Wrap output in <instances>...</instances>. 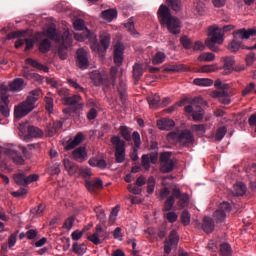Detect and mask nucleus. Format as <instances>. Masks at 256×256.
Instances as JSON below:
<instances>
[{"mask_svg": "<svg viewBox=\"0 0 256 256\" xmlns=\"http://www.w3.org/2000/svg\"><path fill=\"white\" fill-rule=\"evenodd\" d=\"M25 63L27 65H31V67H34L35 69H38V71H44V73H49V67L39 63L37 60H33V58H27L25 60Z\"/></svg>", "mask_w": 256, "mask_h": 256, "instance_id": "c85d7f7f", "label": "nucleus"}, {"mask_svg": "<svg viewBox=\"0 0 256 256\" xmlns=\"http://www.w3.org/2000/svg\"><path fill=\"white\" fill-rule=\"evenodd\" d=\"M103 19H106V21H113V19H116L117 17V11L115 9H108L104 10L102 12Z\"/></svg>", "mask_w": 256, "mask_h": 256, "instance_id": "c03bdc74", "label": "nucleus"}, {"mask_svg": "<svg viewBox=\"0 0 256 256\" xmlns=\"http://www.w3.org/2000/svg\"><path fill=\"white\" fill-rule=\"evenodd\" d=\"M41 97V89L37 88L32 90L26 98V101L20 103L14 108V117L16 119H23L26 115H29L33 109H35V104L39 101Z\"/></svg>", "mask_w": 256, "mask_h": 256, "instance_id": "20e7f679", "label": "nucleus"}, {"mask_svg": "<svg viewBox=\"0 0 256 256\" xmlns=\"http://www.w3.org/2000/svg\"><path fill=\"white\" fill-rule=\"evenodd\" d=\"M179 243V235H177V231L172 230L169 234V239H166L164 242V253L169 255L171 253L172 247H177Z\"/></svg>", "mask_w": 256, "mask_h": 256, "instance_id": "ddd939ff", "label": "nucleus"}, {"mask_svg": "<svg viewBox=\"0 0 256 256\" xmlns=\"http://www.w3.org/2000/svg\"><path fill=\"white\" fill-rule=\"evenodd\" d=\"M65 105H78L79 109L83 107V103H81V95H73L72 97L64 98Z\"/></svg>", "mask_w": 256, "mask_h": 256, "instance_id": "7c9ffc66", "label": "nucleus"}, {"mask_svg": "<svg viewBox=\"0 0 256 256\" xmlns=\"http://www.w3.org/2000/svg\"><path fill=\"white\" fill-rule=\"evenodd\" d=\"M74 39L80 42L85 41V39H89V41H92V51L99 53V55L107 53V49H109L111 45V34H109L107 31L100 32L99 42H97V35H95V33L91 32L89 29H86V31L82 34H74Z\"/></svg>", "mask_w": 256, "mask_h": 256, "instance_id": "f257e3e1", "label": "nucleus"}, {"mask_svg": "<svg viewBox=\"0 0 256 256\" xmlns=\"http://www.w3.org/2000/svg\"><path fill=\"white\" fill-rule=\"evenodd\" d=\"M125 51V45L121 42H117L114 45V63L117 67H121L123 65V53Z\"/></svg>", "mask_w": 256, "mask_h": 256, "instance_id": "dca6fc26", "label": "nucleus"}, {"mask_svg": "<svg viewBox=\"0 0 256 256\" xmlns=\"http://www.w3.org/2000/svg\"><path fill=\"white\" fill-rule=\"evenodd\" d=\"M68 84L70 85V87H73V89H75L78 93H87V90H85V88H83L81 85H79V83H77V81L73 79H68Z\"/></svg>", "mask_w": 256, "mask_h": 256, "instance_id": "5fc2aeb1", "label": "nucleus"}, {"mask_svg": "<svg viewBox=\"0 0 256 256\" xmlns=\"http://www.w3.org/2000/svg\"><path fill=\"white\" fill-rule=\"evenodd\" d=\"M0 113L5 118L9 117L11 110L9 109V96L7 93H2L0 96Z\"/></svg>", "mask_w": 256, "mask_h": 256, "instance_id": "6ab92c4d", "label": "nucleus"}, {"mask_svg": "<svg viewBox=\"0 0 256 256\" xmlns=\"http://www.w3.org/2000/svg\"><path fill=\"white\" fill-rule=\"evenodd\" d=\"M74 223H75V216L68 217L63 224V229H67L68 231L71 230L73 228Z\"/></svg>", "mask_w": 256, "mask_h": 256, "instance_id": "0e129e2a", "label": "nucleus"}, {"mask_svg": "<svg viewBox=\"0 0 256 256\" xmlns=\"http://www.w3.org/2000/svg\"><path fill=\"white\" fill-rule=\"evenodd\" d=\"M119 72V68L113 66L110 69V81L108 82V85L115 86V81L117 79V73Z\"/></svg>", "mask_w": 256, "mask_h": 256, "instance_id": "4d7b16f0", "label": "nucleus"}, {"mask_svg": "<svg viewBox=\"0 0 256 256\" xmlns=\"http://www.w3.org/2000/svg\"><path fill=\"white\" fill-rule=\"evenodd\" d=\"M208 36L211 38L206 39V47H208L210 51L217 53V51H219V46H216L215 44L217 43L218 45H223V41H225L223 38V31L217 26H209Z\"/></svg>", "mask_w": 256, "mask_h": 256, "instance_id": "423d86ee", "label": "nucleus"}, {"mask_svg": "<svg viewBox=\"0 0 256 256\" xmlns=\"http://www.w3.org/2000/svg\"><path fill=\"white\" fill-rule=\"evenodd\" d=\"M83 143V134L78 133L74 139L70 138L66 144H64L65 151H71L72 149H75V147H78V145H81Z\"/></svg>", "mask_w": 256, "mask_h": 256, "instance_id": "412c9836", "label": "nucleus"}, {"mask_svg": "<svg viewBox=\"0 0 256 256\" xmlns=\"http://www.w3.org/2000/svg\"><path fill=\"white\" fill-rule=\"evenodd\" d=\"M233 193L236 197H243L247 193V186L243 182H238L234 185Z\"/></svg>", "mask_w": 256, "mask_h": 256, "instance_id": "f704fd0d", "label": "nucleus"}, {"mask_svg": "<svg viewBox=\"0 0 256 256\" xmlns=\"http://www.w3.org/2000/svg\"><path fill=\"white\" fill-rule=\"evenodd\" d=\"M165 57L167 56L164 52H157L152 59L153 65H161L165 61Z\"/></svg>", "mask_w": 256, "mask_h": 256, "instance_id": "3c124183", "label": "nucleus"}, {"mask_svg": "<svg viewBox=\"0 0 256 256\" xmlns=\"http://www.w3.org/2000/svg\"><path fill=\"white\" fill-rule=\"evenodd\" d=\"M182 71H187L184 64H174L164 67V73H181Z\"/></svg>", "mask_w": 256, "mask_h": 256, "instance_id": "c756f323", "label": "nucleus"}, {"mask_svg": "<svg viewBox=\"0 0 256 256\" xmlns=\"http://www.w3.org/2000/svg\"><path fill=\"white\" fill-rule=\"evenodd\" d=\"M117 91L120 95V100L122 101V103H125V101L127 100V84L123 81V78H119Z\"/></svg>", "mask_w": 256, "mask_h": 256, "instance_id": "bb28decb", "label": "nucleus"}, {"mask_svg": "<svg viewBox=\"0 0 256 256\" xmlns=\"http://www.w3.org/2000/svg\"><path fill=\"white\" fill-rule=\"evenodd\" d=\"M65 170L68 171L69 175H75L77 173V166L73 164L69 159L63 160Z\"/></svg>", "mask_w": 256, "mask_h": 256, "instance_id": "a19ab883", "label": "nucleus"}, {"mask_svg": "<svg viewBox=\"0 0 256 256\" xmlns=\"http://www.w3.org/2000/svg\"><path fill=\"white\" fill-rule=\"evenodd\" d=\"M157 127L161 131H171V129L175 127V121L168 118H162L157 121Z\"/></svg>", "mask_w": 256, "mask_h": 256, "instance_id": "393cba45", "label": "nucleus"}, {"mask_svg": "<svg viewBox=\"0 0 256 256\" xmlns=\"http://www.w3.org/2000/svg\"><path fill=\"white\" fill-rule=\"evenodd\" d=\"M80 175H81V177L86 179V181H89L88 179H90L91 175H92L91 169L89 167L81 168Z\"/></svg>", "mask_w": 256, "mask_h": 256, "instance_id": "338daca9", "label": "nucleus"}, {"mask_svg": "<svg viewBox=\"0 0 256 256\" xmlns=\"http://www.w3.org/2000/svg\"><path fill=\"white\" fill-rule=\"evenodd\" d=\"M14 181L17 185H21L22 187H27L30 183H35V181H39V175L31 174L26 176L24 173H19L14 176Z\"/></svg>", "mask_w": 256, "mask_h": 256, "instance_id": "f8f14e48", "label": "nucleus"}, {"mask_svg": "<svg viewBox=\"0 0 256 256\" xmlns=\"http://www.w3.org/2000/svg\"><path fill=\"white\" fill-rule=\"evenodd\" d=\"M142 166L146 171H149V169H151V160L149 158V155H142Z\"/></svg>", "mask_w": 256, "mask_h": 256, "instance_id": "69168bd1", "label": "nucleus"}, {"mask_svg": "<svg viewBox=\"0 0 256 256\" xmlns=\"http://www.w3.org/2000/svg\"><path fill=\"white\" fill-rule=\"evenodd\" d=\"M22 77H25V79H41V75L31 73V71H29V67L27 66L22 68Z\"/></svg>", "mask_w": 256, "mask_h": 256, "instance_id": "49530a36", "label": "nucleus"}, {"mask_svg": "<svg viewBox=\"0 0 256 256\" xmlns=\"http://www.w3.org/2000/svg\"><path fill=\"white\" fill-rule=\"evenodd\" d=\"M193 83L198 87H211V85H213V80L209 78H195Z\"/></svg>", "mask_w": 256, "mask_h": 256, "instance_id": "58836bf2", "label": "nucleus"}, {"mask_svg": "<svg viewBox=\"0 0 256 256\" xmlns=\"http://www.w3.org/2000/svg\"><path fill=\"white\" fill-rule=\"evenodd\" d=\"M202 230L207 234L215 231V220L211 217L205 216L202 221Z\"/></svg>", "mask_w": 256, "mask_h": 256, "instance_id": "a878e982", "label": "nucleus"}, {"mask_svg": "<svg viewBox=\"0 0 256 256\" xmlns=\"http://www.w3.org/2000/svg\"><path fill=\"white\" fill-rule=\"evenodd\" d=\"M218 211H222V213H231V204L228 202H222L218 208Z\"/></svg>", "mask_w": 256, "mask_h": 256, "instance_id": "774afa93", "label": "nucleus"}, {"mask_svg": "<svg viewBox=\"0 0 256 256\" xmlns=\"http://www.w3.org/2000/svg\"><path fill=\"white\" fill-rule=\"evenodd\" d=\"M18 37H25L20 38L15 43V48L19 49L20 47H23V45H26L25 51H30V49H33L35 47V40L33 38H27V31L25 30H19L12 33L7 34V39H17Z\"/></svg>", "mask_w": 256, "mask_h": 256, "instance_id": "0eeeda50", "label": "nucleus"}, {"mask_svg": "<svg viewBox=\"0 0 256 256\" xmlns=\"http://www.w3.org/2000/svg\"><path fill=\"white\" fill-rule=\"evenodd\" d=\"M88 163L91 167H98V169H107V161H105V159L90 158Z\"/></svg>", "mask_w": 256, "mask_h": 256, "instance_id": "473e14b6", "label": "nucleus"}, {"mask_svg": "<svg viewBox=\"0 0 256 256\" xmlns=\"http://www.w3.org/2000/svg\"><path fill=\"white\" fill-rule=\"evenodd\" d=\"M179 143L184 146H189L193 143L194 138H193V133L189 130H184L179 134Z\"/></svg>", "mask_w": 256, "mask_h": 256, "instance_id": "b1692460", "label": "nucleus"}, {"mask_svg": "<svg viewBox=\"0 0 256 256\" xmlns=\"http://www.w3.org/2000/svg\"><path fill=\"white\" fill-rule=\"evenodd\" d=\"M76 63L80 69H87L89 67V59H87V52L80 48L76 52Z\"/></svg>", "mask_w": 256, "mask_h": 256, "instance_id": "f3484780", "label": "nucleus"}, {"mask_svg": "<svg viewBox=\"0 0 256 256\" xmlns=\"http://www.w3.org/2000/svg\"><path fill=\"white\" fill-rule=\"evenodd\" d=\"M178 199L177 207H179V209H185V207L189 205V194L183 193Z\"/></svg>", "mask_w": 256, "mask_h": 256, "instance_id": "a18cd8bd", "label": "nucleus"}, {"mask_svg": "<svg viewBox=\"0 0 256 256\" xmlns=\"http://www.w3.org/2000/svg\"><path fill=\"white\" fill-rule=\"evenodd\" d=\"M72 159L78 163H83L87 161V148L85 146H80L72 151Z\"/></svg>", "mask_w": 256, "mask_h": 256, "instance_id": "a211bd4d", "label": "nucleus"}, {"mask_svg": "<svg viewBox=\"0 0 256 256\" xmlns=\"http://www.w3.org/2000/svg\"><path fill=\"white\" fill-rule=\"evenodd\" d=\"M73 253H76V255H85V251H87V247L85 244H78L75 242L72 246Z\"/></svg>", "mask_w": 256, "mask_h": 256, "instance_id": "de8ad7c7", "label": "nucleus"}, {"mask_svg": "<svg viewBox=\"0 0 256 256\" xmlns=\"http://www.w3.org/2000/svg\"><path fill=\"white\" fill-rule=\"evenodd\" d=\"M23 85H25V80L22 78H16L13 82L9 84L10 91H22Z\"/></svg>", "mask_w": 256, "mask_h": 256, "instance_id": "c9c22d12", "label": "nucleus"}, {"mask_svg": "<svg viewBox=\"0 0 256 256\" xmlns=\"http://www.w3.org/2000/svg\"><path fill=\"white\" fill-rule=\"evenodd\" d=\"M218 69L219 67H217V64L204 65L199 68L198 73H215Z\"/></svg>", "mask_w": 256, "mask_h": 256, "instance_id": "8fccbe9b", "label": "nucleus"}, {"mask_svg": "<svg viewBox=\"0 0 256 256\" xmlns=\"http://www.w3.org/2000/svg\"><path fill=\"white\" fill-rule=\"evenodd\" d=\"M214 219H216V223H225V219H227V214L221 210H216L213 214Z\"/></svg>", "mask_w": 256, "mask_h": 256, "instance_id": "603ef678", "label": "nucleus"}, {"mask_svg": "<svg viewBox=\"0 0 256 256\" xmlns=\"http://www.w3.org/2000/svg\"><path fill=\"white\" fill-rule=\"evenodd\" d=\"M46 37L51 41H55V43H60L58 48V55L62 61L67 59V49L71 47V43H73V38L69 32H64L63 35L57 31L55 27H49L46 30Z\"/></svg>", "mask_w": 256, "mask_h": 256, "instance_id": "f03ea898", "label": "nucleus"}, {"mask_svg": "<svg viewBox=\"0 0 256 256\" xmlns=\"http://www.w3.org/2000/svg\"><path fill=\"white\" fill-rule=\"evenodd\" d=\"M223 66L219 69H223L222 75H231L235 71V57L226 56L222 58Z\"/></svg>", "mask_w": 256, "mask_h": 256, "instance_id": "2eb2a0df", "label": "nucleus"}, {"mask_svg": "<svg viewBox=\"0 0 256 256\" xmlns=\"http://www.w3.org/2000/svg\"><path fill=\"white\" fill-rule=\"evenodd\" d=\"M215 95L223 105H229L231 103V99L229 98V93L227 91H217L215 92Z\"/></svg>", "mask_w": 256, "mask_h": 256, "instance_id": "e433bc0d", "label": "nucleus"}, {"mask_svg": "<svg viewBox=\"0 0 256 256\" xmlns=\"http://www.w3.org/2000/svg\"><path fill=\"white\" fill-rule=\"evenodd\" d=\"M107 239H109V232L103 229L100 224L96 225L95 233L88 236V240H90L91 243H94V245H101V243L107 241Z\"/></svg>", "mask_w": 256, "mask_h": 256, "instance_id": "9d476101", "label": "nucleus"}, {"mask_svg": "<svg viewBox=\"0 0 256 256\" xmlns=\"http://www.w3.org/2000/svg\"><path fill=\"white\" fill-rule=\"evenodd\" d=\"M225 135H227V127L222 126V127L218 128L216 130V135H215L216 141H222L223 137H225Z\"/></svg>", "mask_w": 256, "mask_h": 256, "instance_id": "13d9d810", "label": "nucleus"}, {"mask_svg": "<svg viewBox=\"0 0 256 256\" xmlns=\"http://www.w3.org/2000/svg\"><path fill=\"white\" fill-rule=\"evenodd\" d=\"M185 113L192 114L193 121H203L205 116V110L201 106L195 104V99L192 101L191 105L185 106Z\"/></svg>", "mask_w": 256, "mask_h": 256, "instance_id": "9b49d317", "label": "nucleus"}, {"mask_svg": "<svg viewBox=\"0 0 256 256\" xmlns=\"http://www.w3.org/2000/svg\"><path fill=\"white\" fill-rule=\"evenodd\" d=\"M180 219H181V223H183L185 226H187V225H189V223H191V214H189V211L184 210L181 213Z\"/></svg>", "mask_w": 256, "mask_h": 256, "instance_id": "052dcab7", "label": "nucleus"}, {"mask_svg": "<svg viewBox=\"0 0 256 256\" xmlns=\"http://www.w3.org/2000/svg\"><path fill=\"white\" fill-rule=\"evenodd\" d=\"M199 61H204L206 63H211V61H215V55L211 52L202 53L198 57Z\"/></svg>", "mask_w": 256, "mask_h": 256, "instance_id": "864d4df0", "label": "nucleus"}, {"mask_svg": "<svg viewBox=\"0 0 256 256\" xmlns=\"http://www.w3.org/2000/svg\"><path fill=\"white\" fill-rule=\"evenodd\" d=\"M166 3L176 13L181 11V9L183 7V4L181 3V0H166Z\"/></svg>", "mask_w": 256, "mask_h": 256, "instance_id": "37998d69", "label": "nucleus"}, {"mask_svg": "<svg viewBox=\"0 0 256 256\" xmlns=\"http://www.w3.org/2000/svg\"><path fill=\"white\" fill-rule=\"evenodd\" d=\"M63 127V122L61 121H53L52 123H49L46 125V133L48 137H53L54 135H57L59 133V129Z\"/></svg>", "mask_w": 256, "mask_h": 256, "instance_id": "5701e85b", "label": "nucleus"}, {"mask_svg": "<svg viewBox=\"0 0 256 256\" xmlns=\"http://www.w3.org/2000/svg\"><path fill=\"white\" fill-rule=\"evenodd\" d=\"M90 79L94 83L96 87H99L101 85H105L106 87H109V81L101 73L97 70H94L90 73Z\"/></svg>", "mask_w": 256, "mask_h": 256, "instance_id": "aec40b11", "label": "nucleus"}, {"mask_svg": "<svg viewBox=\"0 0 256 256\" xmlns=\"http://www.w3.org/2000/svg\"><path fill=\"white\" fill-rule=\"evenodd\" d=\"M73 26L76 31H83L82 34L87 31V27H85V21L83 19H76L73 22ZM75 35H81V33H76Z\"/></svg>", "mask_w": 256, "mask_h": 256, "instance_id": "79ce46f5", "label": "nucleus"}, {"mask_svg": "<svg viewBox=\"0 0 256 256\" xmlns=\"http://www.w3.org/2000/svg\"><path fill=\"white\" fill-rule=\"evenodd\" d=\"M143 73H145V70L143 69V64L141 63H135L133 65L132 75L135 81H140L143 77Z\"/></svg>", "mask_w": 256, "mask_h": 256, "instance_id": "cd10ccee", "label": "nucleus"}, {"mask_svg": "<svg viewBox=\"0 0 256 256\" xmlns=\"http://www.w3.org/2000/svg\"><path fill=\"white\" fill-rule=\"evenodd\" d=\"M206 124H194L192 126L193 131H196V133H198V135H205V131H206Z\"/></svg>", "mask_w": 256, "mask_h": 256, "instance_id": "e2e57ef3", "label": "nucleus"}, {"mask_svg": "<svg viewBox=\"0 0 256 256\" xmlns=\"http://www.w3.org/2000/svg\"><path fill=\"white\" fill-rule=\"evenodd\" d=\"M50 50H51V41L48 38L42 40L39 45L40 53H49Z\"/></svg>", "mask_w": 256, "mask_h": 256, "instance_id": "09e8293b", "label": "nucleus"}, {"mask_svg": "<svg viewBox=\"0 0 256 256\" xmlns=\"http://www.w3.org/2000/svg\"><path fill=\"white\" fill-rule=\"evenodd\" d=\"M85 187L89 191V193H95L103 187V180L99 178L96 180H86Z\"/></svg>", "mask_w": 256, "mask_h": 256, "instance_id": "4be33fe9", "label": "nucleus"}, {"mask_svg": "<svg viewBox=\"0 0 256 256\" xmlns=\"http://www.w3.org/2000/svg\"><path fill=\"white\" fill-rule=\"evenodd\" d=\"M147 101L151 109H157V107H159L161 103V96H159V94H154L152 96H149L147 98Z\"/></svg>", "mask_w": 256, "mask_h": 256, "instance_id": "4c0bfd02", "label": "nucleus"}, {"mask_svg": "<svg viewBox=\"0 0 256 256\" xmlns=\"http://www.w3.org/2000/svg\"><path fill=\"white\" fill-rule=\"evenodd\" d=\"M158 19L163 27H166L172 35H179L181 33V21L171 15V10L166 5H160L158 12Z\"/></svg>", "mask_w": 256, "mask_h": 256, "instance_id": "7ed1b4c3", "label": "nucleus"}, {"mask_svg": "<svg viewBox=\"0 0 256 256\" xmlns=\"http://www.w3.org/2000/svg\"><path fill=\"white\" fill-rule=\"evenodd\" d=\"M180 197H183V193H181V190L177 187L173 188L172 195L169 196L164 203L163 211H171L173 209V206L175 205V199H180Z\"/></svg>", "mask_w": 256, "mask_h": 256, "instance_id": "4468645a", "label": "nucleus"}, {"mask_svg": "<svg viewBox=\"0 0 256 256\" xmlns=\"http://www.w3.org/2000/svg\"><path fill=\"white\" fill-rule=\"evenodd\" d=\"M27 133L29 137H33L34 139H41L43 137V130L35 126H28Z\"/></svg>", "mask_w": 256, "mask_h": 256, "instance_id": "2f4dec72", "label": "nucleus"}, {"mask_svg": "<svg viewBox=\"0 0 256 256\" xmlns=\"http://www.w3.org/2000/svg\"><path fill=\"white\" fill-rule=\"evenodd\" d=\"M19 151H22V153L26 154L27 148L11 144L5 148L4 153L7 155V157H10V159H12L16 165H23L25 160Z\"/></svg>", "mask_w": 256, "mask_h": 256, "instance_id": "6e6552de", "label": "nucleus"}, {"mask_svg": "<svg viewBox=\"0 0 256 256\" xmlns=\"http://www.w3.org/2000/svg\"><path fill=\"white\" fill-rule=\"evenodd\" d=\"M111 143L115 147L116 163H123L125 161V142L119 136H113Z\"/></svg>", "mask_w": 256, "mask_h": 256, "instance_id": "1a4fd4ad", "label": "nucleus"}, {"mask_svg": "<svg viewBox=\"0 0 256 256\" xmlns=\"http://www.w3.org/2000/svg\"><path fill=\"white\" fill-rule=\"evenodd\" d=\"M220 256H233V248H231V244L225 242L220 245L219 248Z\"/></svg>", "mask_w": 256, "mask_h": 256, "instance_id": "72a5a7b5", "label": "nucleus"}, {"mask_svg": "<svg viewBox=\"0 0 256 256\" xmlns=\"http://www.w3.org/2000/svg\"><path fill=\"white\" fill-rule=\"evenodd\" d=\"M153 191H155V177L150 176L147 180V194L153 195Z\"/></svg>", "mask_w": 256, "mask_h": 256, "instance_id": "6e6d98bb", "label": "nucleus"}, {"mask_svg": "<svg viewBox=\"0 0 256 256\" xmlns=\"http://www.w3.org/2000/svg\"><path fill=\"white\" fill-rule=\"evenodd\" d=\"M233 39L228 44V51L230 53H237L239 49H245L247 46L243 44V41L249 39L252 35L251 29H245L241 28L238 30H235L233 33Z\"/></svg>", "mask_w": 256, "mask_h": 256, "instance_id": "39448f33", "label": "nucleus"}, {"mask_svg": "<svg viewBox=\"0 0 256 256\" xmlns=\"http://www.w3.org/2000/svg\"><path fill=\"white\" fill-rule=\"evenodd\" d=\"M120 134L122 135L123 139H125V141H131V131L127 126L120 127Z\"/></svg>", "mask_w": 256, "mask_h": 256, "instance_id": "bf43d9fd", "label": "nucleus"}, {"mask_svg": "<svg viewBox=\"0 0 256 256\" xmlns=\"http://www.w3.org/2000/svg\"><path fill=\"white\" fill-rule=\"evenodd\" d=\"M175 169V162L169 161V162H162L160 165V171L161 173H171Z\"/></svg>", "mask_w": 256, "mask_h": 256, "instance_id": "ea45409f", "label": "nucleus"}, {"mask_svg": "<svg viewBox=\"0 0 256 256\" xmlns=\"http://www.w3.org/2000/svg\"><path fill=\"white\" fill-rule=\"evenodd\" d=\"M180 43L183 45L184 49H191L193 47V42L187 36H182Z\"/></svg>", "mask_w": 256, "mask_h": 256, "instance_id": "680f3d73", "label": "nucleus"}]
</instances>
